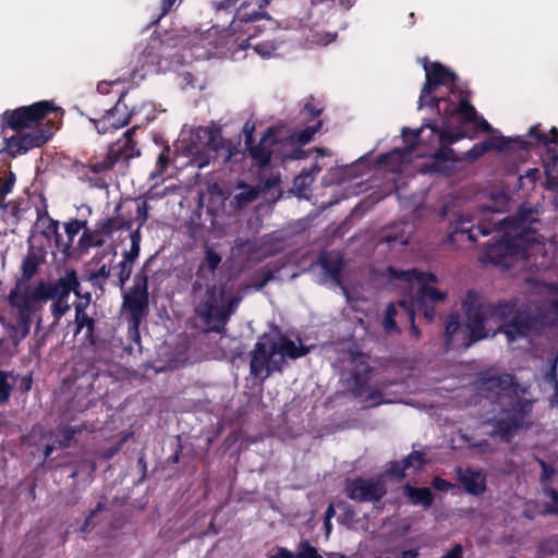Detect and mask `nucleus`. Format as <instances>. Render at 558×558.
<instances>
[{"mask_svg": "<svg viewBox=\"0 0 558 558\" xmlns=\"http://www.w3.org/2000/svg\"><path fill=\"white\" fill-rule=\"evenodd\" d=\"M80 295V280L75 269H68L64 275L51 283H41L25 304L16 310V323L13 330L20 339L26 338L31 332L33 317L40 312L48 301H52L50 312L53 324H58L70 311L68 299L71 293Z\"/></svg>", "mask_w": 558, "mask_h": 558, "instance_id": "obj_1", "label": "nucleus"}, {"mask_svg": "<svg viewBox=\"0 0 558 558\" xmlns=\"http://www.w3.org/2000/svg\"><path fill=\"white\" fill-rule=\"evenodd\" d=\"M462 308L466 315L468 332L464 335V345L472 344L488 337L485 325L488 322L506 324L514 316L515 304L511 301L500 300L489 303L475 290H469L462 301Z\"/></svg>", "mask_w": 558, "mask_h": 558, "instance_id": "obj_2", "label": "nucleus"}, {"mask_svg": "<svg viewBox=\"0 0 558 558\" xmlns=\"http://www.w3.org/2000/svg\"><path fill=\"white\" fill-rule=\"evenodd\" d=\"M54 113V117L60 113L63 114L61 108L54 106L51 100H40L28 106H21L16 109H7L1 114V130H12L14 132H22L35 130L43 126L47 120H51L49 116Z\"/></svg>", "mask_w": 558, "mask_h": 558, "instance_id": "obj_3", "label": "nucleus"}, {"mask_svg": "<svg viewBox=\"0 0 558 558\" xmlns=\"http://www.w3.org/2000/svg\"><path fill=\"white\" fill-rule=\"evenodd\" d=\"M533 410V401L524 398L517 399L508 407L501 408L499 415L487 421L493 427L490 436L504 442H510L523 428L527 427L526 420Z\"/></svg>", "mask_w": 558, "mask_h": 558, "instance_id": "obj_4", "label": "nucleus"}, {"mask_svg": "<svg viewBox=\"0 0 558 558\" xmlns=\"http://www.w3.org/2000/svg\"><path fill=\"white\" fill-rule=\"evenodd\" d=\"M180 41L181 39L173 32H166L162 37L151 36L141 53L142 65L159 73L182 64V56L177 51Z\"/></svg>", "mask_w": 558, "mask_h": 558, "instance_id": "obj_5", "label": "nucleus"}, {"mask_svg": "<svg viewBox=\"0 0 558 558\" xmlns=\"http://www.w3.org/2000/svg\"><path fill=\"white\" fill-rule=\"evenodd\" d=\"M274 336L263 333L250 352V375L263 385L272 374L282 373L287 362L277 356Z\"/></svg>", "mask_w": 558, "mask_h": 558, "instance_id": "obj_6", "label": "nucleus"}, {"mask_svg": "<svg viewBox=\"0 0 558 558\" xmlns=\"http://www.w3.org/2000/svg\"><path fill=\"white\" fill-rule=\"evenodd\" d=\"M426 81L421 89L418 98V109L423 107H430L437 109V112L441 111V104L447 107L448 101H452L445 97L430 96V93L438 86H446L450 93H454L457 88L458 75L449 68L445 66L440 62H425L424 63Z\"/></svg>", "mask_w": 558, "mask_h": 558, "instance_id": "obj_7", "label": "nucleus"}, {"mask_svg": "<svg viewBox=\"0 0 558 558\" xmlns=\"http://www.w3.org/2000/svg\"><path fill=\"white\" fill-rule=\"evenodd\" d=\"M195 137L204 140L202 146H197L194 141L191 147L192 160L198 168H204L211 162L221 159L223 163L228 162L232 157L230 143H228L218 130L210 128H198Z\"/></svg>", "mask_w": 558, "mask_h": 558, "instance_id": "obj_8", "label": "nucleus"}, {"mask_svg": "<svg viewBox=\"0 0 558 558\" xmlns=\"http://www.w3.org/2000/svg\"><path fill=\"white\" fill-rule=\"evenodd\" d=\"M40 263V257L34 252H29L23 258L21 265V276L16 279L14 287L10 290L7 296L9 305L15 311L25 304V300H27L32 293L38 289L39 284L52 282V280L45 279L31 282V280L37 274Z\"/></svg>", "mask_w": 558, "mask_h": 558, "instance_id": "obj_9", "label": "nucleus"}, {"mask_svg": "<svg viewBox=\"0 0 558 558\" xmlns=\"http://www.w3.org/2000/svg\"><path fill=\"white\" fill-rule=\"evenodd\" d=\"M72 376L77 386L71 400V408L75 411H84L90 407L92 399H87L84 403H81V399L95 389V383L100 377H106L107 372L101 371L90 359H81L73 365Z\"/></svg>", "mask_w": 558, "mask_h": 558, "instance_id": "obj_10", "label": "nucleus"}, {"mask_svg": "<svg viewBox=\"0 0 558 558\" xmlns=\"http://www.w3.org/2000/svg\"><path fill=\"white\" fill-rule=\"evenodd\" d=\"M58 129L59 126L53 120H47L43 126L16 132L15 135L4 138V148L12 157L24 155L31 149L39 148L48 143Z\"/></svg>", "mask_w": 558, "mask_h": 558, "instance_id": "obj_11", "label": "nucleus"}, {"mask_svg": "<svg viewBox=\"0 0 558 558\" xmlns=\"http://www.w3.org/2000/svg\"><path fill=\"white\" fill-rule=\"evenodd\" d=\"M272 19L265 11V8H251L248 3H242L230 23L232 32H241L247 35V39L257 37L267 25L271 26Z\"/></svg>", "mask_w": 558, "mask_h": 558, "instance_id": "obj_12", "label": "nucleus"}, {"mask_svg": "<svg viewBox=\"0 0 558 558\" xmlns=\"http://www.w3.org/2000/svg\"><path fill=\"white\" fill-rule=\"evenodd\" d=\"M123 305L130 312L131 323L135 329L136 338L138 339V326L147 314L149 305L147 275H137L135 277V284L123 296Z\"/></svg>", "mask_w": 558, "mask_h": 558, "instance_id": "obj_13", "label": "nucleus"}, {"mask_svg": "<svg viewBox=\"0 0 558 558\" xmlns=\"http://www.w3.org/2000/svg\"><path fill=\"white\" fill-rule=\"evenodd\" d=\"M445 111V125H451V119H457L458 124L464 126L473 123L478 132L489 133L493 131L492 125L483 117L477 114L475 107L470 102L468 97H461L459 102L448 101Z\"/></svg>", "mask_w": 558, "mask_h": 558, "instance_id": "obj_14", "label": "nucleus"}, {"mask_svg": "<svg viewBox=\"0 0 558 558\" xmlns=\"http://www.w3.org/2000/svg\"><path fill=\"white\" fill-rule=\"evenodd\" d=\"M344 493L356 502H378L387 494V488L383 481L355 476L345 480Z\"/></svg>", "mask_w": 558, "mask_h": 558, "instance_id": "obj_15", "label": "nucleus"}, {"mask_svg": "<svg viewBox=\"0 0 558 558\" xmlns=\"http://www.w3.org/2000/svg\"><path fill=\"white\" fill-rule=\"evenodd\" d=\"M226 296V286L209 284L206 288L205 296L196 310L197 316L207 325L206 331L211 332V325L217 324V315L222 307Z\"/></svg>", "mask_w": 558, "mask_h": 558, "instance_id": "obj_16", "label": "nucleus"}, {"mask_svg": "<svg viewBox=\"0 0 558 558\" xmlns=\"http://www.w3.org/2000/svg\"><path fill=\"white\" fill-rule=\"evenodd\" d=\"M490 230L486 227H475L473 221L464 215H458L450 221L448 228V242L454 245H460L462 242H476L477 234L488 235Z\"/></svg>", "mask_w": 558, "mask_h": 558, "instance_id": "obj_17", "label": "nucleus"}, {"mask_svg": "<svg viewBox=\"0 0 558 558\" xmlns=\"http://www.w3.org/2000/svg\"><path fill=\"white\" fill-rule=\"evenodd\" d=\"M517 386L515 377L508 373H483L478 378V389L486 399L496 402L504 392Z\"/></svg>", "mask_w": 558, "mask_h": 558, "instance_id": "obj_18", "label": "nucleus"}, {"mask_svg": "<svg viewBox=\"0 0 558 558\" xmlns=\"http://www.w3.org/2000/svg\"><path fill=\"white\" fill-rule=\"evenodd\" d=\"M512 143L518 144V147L523 150H529L531 144L521 138H510L506 136H496L476 143L470 150L466 151V158L474 161L480 159L486 153L495 149L499 153L506 151L512 148Z\"/></svg>", "mask_w": 558, "mask_h": 558, "instance_id": "obj_19", "label": "nucleus"}, {"mask_svg": "<svg viewBox=\"0 0 558 558\" xmlns=\"http://www.w3.org/2000/svg\"><path fill=\"white\" fill-rule=\"evenodd\" d=\"M122 98L123 96L118 99L112 108L106 110L101 118L90 120L99 134L119 130L130 122L133 112H128V107L123 104Z\"/></svg>", "mask_w": 558, "mask_h": 558, "instance_id": "obj_20", "label": "nucleus"}, {"mask_svg": "<svg viewBox=\"0 0 558 558\" xmlns=\"http://www.w3.org/2000/svg\"><path fill=\"white\" fill-rule=\"evenodd\" d=\"M422 134V129L412 130L410 128L402 129V137L408 142V137H412V143H408L403 149L395 148L388 153L378 156V163L390 167L391 171H396L407 159L408 156L414 150L418 144Z\"/></svg>", "mask_w": 558, "mask_h": 558, "instance_id": "obj_21", "label": "nucleus"}, {"mask_svg": "<svg viewBox=\"0 0 558 558\" xmlns=\"http://www.w3.org/2000/svg\"><path fill=\"white\" fill-rule=\"evenodd\" d=\"M542 325L541 317L526 312L517 313L507 324L504 333L508 340L526 337L531 331H536Z\"/></svg>", "mask_w": 558, "mask_h": 558, "instance_id": "obj_22", "label": "nucleus"}, {"mask_svg": "<svg viewBox=\"0 0 558 558\" xmlns=\"http://www.w3.org/2000/svg\"><path fill=\"white\" fill-rule=\"evenodd\" d=\"M529 134L536 138L539 144L547 146V162L544 165V170L547 177V189L554 190L550 167L555 168L558 165V129L553 126L549 134H545L538 132L536 128H532Z\"/></svg>", "mask_w": 558, "mask_h": 558, "instance_id": "obj_23", "label": "nucleus"}, {"mask_svg": "<svg viewBox=\"0 0 558 558\" xmlns=\"http://www.w3.org/2000/svg\"><path fill=\"white\" fill-rule=\"evenodd\" d=\"M275 134L276 129L274 126H269L266 129L260 141L256 145L253 143L252 145L246 146L254 165L265 168L270 163L274 154L272 146L277 144V141L274 138Z\"/></svg>", "mask_w": 558, "mask_h": 558, "instance_id": "obj_24", "label": "nucleus"}, {"mask_svg": "<svg viewBox=\"0 0 558 558\" xmlns=\"http://www.w3.org/2000/svg\"><path fill=\"white\" fill-rule=\"evenodd\" d=\"M525 254V246L521 238H507L492 246L487 253L495 265H504V257Z\"/></svg>", "mask_w": 558, "mask_h": 558, "instance_id": "obj_25", "label": "nucleus"}, {"mask_svg": "<svg viewBox=\"0 0 558 558\" xmlns=\"http://www.w3.org/2000/svg\"><path fill=\"white\" fill-rule=\"evenodd\" d=\"M438 113L442 114V125H444L442 130H440L438 128L437 122L434 121V120H428L420 129H422V131H423L424 128H427V129L430 130L432 134H437L438 140H439V145L450 147V145L457 143L458 141H460V140L464 138V137L473 138V135L466 134L465 132H463L461 130L462 126L460 124L457 128L456 132H452V131L449 130L453 125V123L457 122V119H451V125L450 126H446L445 125V111H444V107H441V111L438 112Z\"/></svg>", "mask_w": 558, "mask_h": 558, "instance_id": "obj_26", "label": "nucleus"}, {"mask_svg": "<svg viewBox=\"0 0 558 558\" xmlns=\"http://www.w3.org/2000/svg\"><path fill=\"white\" fill-rule=\"evenodd\" d=\"M137 129H138V126H136V125L132 126L130 130H128L123 134L122 138H120L114 144L109 146V147H111V149L118 150L116 153H117V158L119 161L120 160L128 161L134 157L140 156V154H141L140 149L137 148V144L133 138V135Z\"/></svg>", "mask_w": 558, "mask_h": 558, "instance_id": "obj_27", "label": "nucleus"}, {"mask_svg": "<svg viewBox=\"0 0 558 558\" xmlns=\"http://www.w3.org/2000/svg\"><path fill=\"white\" fill-rule=\"evenodd\" d=\"M468 332L466 323L464 327L461 326L458 315H450L445 327L444 332V341L447 349H450L454 345L463 347L464 345V335Z\"/></svg>", "mask_w": 558, "mask_h": 558, "instance_id": "obj_28", "label": "nucleus"}, {"mask_svg": "<svg viewBox=\"0 0 558 558\" xmlns=\"http://www.w3.org/2000/svg\"><path fill=\"white\" fill-rule=\"evenodd\" d=\"M275 349H277V355L286 359L296 360L305 356L310 349L303 344H295L289 337L280 335L279 337L274 336Z\"/></svg>", "mask_w": 558, "mask_h": 558, "instance_id": "obj_29", "label": "nucleus"}, {"mask_svg": "<svg viewBox=\"0 0 558 558\" xmlns=\"http://www.w3.org/2000/svg\"><path fill=\"white\" fill-rule=\"evenodd\" d=\"M458 474L459 482L468 494L480 496L485 492L486 481L481 472L474 471L471 468L463 472L461 468H458Z\"/></svg>", "mask_w": 558, "mask_h": 558, "instance_id": "obj_30", "label": "nucleus"}, {"mask_svg": "<svg viewBox=\"0 0 558 558\" xmlns=\"http://www.w3.org/2000/svg\"><path fill=\"white\" fill-rule=\"evenodd\" d=\"M74 324H75L74 335L77 336L85 328L86 329V332L84 336L85 341L88 342L89 344L94 345L97 341V337L95 333L96 320L93 317H90L86 313V311H84V307L81 305L75 306Z\"/></svg>", "mask_w": 558, "mask_h": 558, "instance_id": "obj_31", "label": "nucleus"}, {"mask_svg": "<svg viewBox=\"0 0 558 558\" xmlns=\"http://www.w3.org/2000/svg\"><path fill=\"white\" fill-rule=\"evenodd\" d=\"M268 558H323L318 554V550L307 539H302L298 546L295 553H292L286 547H277L275 554Z\"/></svg>", "mask_w": 558, "mask_h": 558, "instance_id": "obj_32", "label": "nucleus"}, {"mask_svg": "<svg viewBox=\"0 0 558 558\" xmlns=\"http://www.w3.org/2000/svg\"><path fill=\"white\" fill-rule=\"evenodd\" d=\"M387 276L390 281L401 280L405 283H412L413 281L418 283V281L423 280L425 276H427V280L437 281L436 275L432 272H424L416 268L399 270L392 266H389L387 268Z\"/></svg>", "mask_w": 558, "mask_h": 558, "instance_id": "obj_33", "label": "nucleus"}, {"mask_svg": "<svg viewBox=\"0 0 558 558\" xmlns=\"http://www.w3.org/2000/svg\"><path fill=\"white\" fill-rule=\"evenodd\" d=\"M403 495L413 506L422 505L425 509L429 508L434 501V495L428 487H413L409 483L403 486Z\"/></svg>", "mask_w": 558, "mask_h": 558, "instance_id": "obj_34", "label": "nucleus"}, {"mask_svg": "<svg viewBox=\"0 0 558 558\" xmlns=\"http://www.w3.org/2000/svg\"><path fill=\"white\" fill-rule=\"evenodd\" d=\"M458 158L456 151L451 147L439 145V148L432 155V161L428 170L436 173H445L449 168L444 167V162H454Z\"/></svg>", "mask_w": 558, "mask_h": 558, "instance_id": "obj_35", "label": "nucleus"}, {"mask_svg": "<svg viewBox=\"0 0 558 558\" xmlns=\"http://www.w3.org/2000/svg\"><path fill=\"white\" fill-rule=\"evenodd\" d=\"M240 300L235 296H230L228 299L225 298L222 307L220 308L219 314L217 315V324L211 325V332L216 333H225L226 326L230 319L232 313L235 312Z\"/></svg>", "mask_w": 558, "mask_h": 558, "instance_id": "obj_36", "label": "nucleus"}, {"mask_svg": "<svg viewBox=\"0 0 558 558\" xmlns=\"http://www.w3.org/2000/svg\"><path fill=\"white\" fill-rule=\"evenodd\" d=\"M221 262L222 255L215 251L213 246L205 245L204 257L199 263L197 276H201L203 271H208L211 277H215L216 271L219 268Z\"/></svg>", "mask_w": 558, "mask_h": 558, "instance_id": "obj_37", "label": "nucleus"}, {"mask_svg": "<svg viewBox=\"0 0 558 558\" xmlns=\"http://www.w3.org/2000/svg\"><path fill=\"white\" fill-rule=\"evenodd\" d=\"M319 265L332 280L339 281L345 265L342 256L331 257L325 253L319 257Z\"/></svg>", "mask_w": 558, "mask_h": 558, "instance_id": "obj_38", "label": "nucleus"}, {"mask_svg": "<svg viewBox=\"0 0 558 558\" xmlns=\"http://www.w3.org/2000/svg\"><path fill=\"white\" fill-rule=\"evenodd\" d=\"M132 227L131 220H124L119 217H107L96 222V228L101 236H111L114 231L120 229H130Z\"/></svg>", "mask_w": 558, "mask_h": 558, "instance_id": "obj_39", "label": "nucleus"}, {"mask_svg": "<svg viewBox=\"0 0 558 558\" xmlns=\"http://www.w3.org/2000/svg\"><path fill=\"white\" fill-rule=\"evenodd\" d=\"M239 187H243L244 190L234 194L231 199V206L234 209H242L255 202L259 195V189L255 186H248L246 184H240Z\"/></svg>", "mask_w": 558, "mask_h": 558, "instance_id": "obj_40", "label": "nucleus"}, {"mask_svg": "<svg viewBox=\"0 0 558 558\" xmlns=\"http://www.w3.org/2000/svg\"><path fill=\"white\" fill-rule=\"evenodd\" d=\"M116 151L117 150L111 149V147H109L108 153L101 160L90 159L88 161L87 167L92 172L96 174L106 173L110 171L119 162Z\"/></svg>", "mask_w": 558, "mask_h": 558, "instance_id": "obj_41", "label": "nucleus"}, {"mask_svg": "<svg viewBox=\"0 0 558 558\" xmlns=\"http://www.w3.org/2000/svg\"><path fill=\"white\" fill-rule=\"evenodd\" d=\"M434 282L435 281L427 280V276H425L423 280H420V289L416 296H422L423 300H426L430 303L445 301L447 298V292H442L437 288L430 287L429 283Z\"/></svg>", "mask_w": 558, "mask_h": 558, "instance_id": "obj_42", "label": "nucleus"}, {"mask_svg": "<svg viewBox=\"0 0 558 558\" xmlns=\"http://www.w3.org/2000/svg\"><path fill=\"white\" fill-rule=\"evenodd\" d=\"M323 120L315 121L312 125H307L303 130L294 131L290 135V140L293 144L305 145L310 143L315 134L322 129Z\"/></svg>", "mask_w": 558, "mask_h": 558, "instance_id": "obj_43", "label": "nucleus"}, {"mask_svg": "<svg viewBox=\"0 0 558 558\" xmlns=\"http://www.w3.org/2000/svg\"><path fill=\"white\" fill-rule=\"evenodd\" d=\"M400 314H403V312L399 305V302L391 303L386 307L383 327L387 333L400 332L396 322V317Z\"/></svg>", "mask_w": 558, "mask_h": 558, "instance_id": "obj_44", "label": "nucleus"}, {"mask_svg": "<svg viewBox=\"0 0 558 558\" xmlns=\"http://www.w3.org/2000/svg\"><path fill=\"white\" fill-rule=\"evenodd\" d=\"M84 429V426H72V425H62L59 426L56 430V439L60 447L69 448L71 441L77 434H81Z\"/></svg>", "mask_w": 558, "mask_h": 558, "instance_id": "obj_45", "label": "nucleus"}, {"mask_svg": "<svg viewBox=\"0 0 558 558\" xmlns=\"http://www.w3.org/2000/svg\"><path fill=\"white\" fill-rule=\"evenodd\" d=\"M369 373L371 368L366 367L364 372H355L352 375L353 386L351 393L355 398H361L369 389Z\"/></svg>", "mask_w": 558, "mask_h": 558, "instance_id": "obj_46", "label": "nucleus"}, {"mask_svg": "<svg viewBox=\"0 0 558 558\" xmlns=\"http://www.w3.org/2000/svg\"><path fill=\"white\" fill-rule=\"evenodd\" d=\"M403 301H408L409 303L413 304L414 314L416 312H420L424 319L427 323H432V320L435 317V306L434 303L427 302L426 300H423L422 296H415L414 299H404Z\"/></svg>", "mask_w": 558, "mask_h": 558, "instance_id": "obj_47", "label": "nucleus"}, {"mask_svg": "<svg viewBox=\"0 0 558 558\" xmlns=\"http://www.w3.org/2000/svg\"><path fill=\"white\" fill-rule=\"evenodd\" d=\"M314 97L310 96L308 100L304 104L302 110L299 113L301 122H311L320 120L319 117L324 111V108L313 104Z\"/></svg>", "mask_w": 558, "mask_h": 558, "instance_id": "obj_48", "label": "nucleus"}, {"mask_svg": "<svg viewBox=\"0 0 558 558\" xmlns=\"http://www.w3.org/2000/svg\"><path fill=\"white\" fill-rule=\"evenodd\" d=\"M84 232L81 235V239L78 241V244L82 248H88L93 246H101L105 243L104 238L100 233H98L97 228L95 231H89L86 228H84Z\"/></svg>", "mask_w": 558, "mask_h": 558, "instance_id": "obj_49", "label": "nucleus"}, {"mask_svg": "<svg viewBox=\"0 0 558 558\" xmlns=\"http://www.w3.org/2000/svg\"><path fill=\"white\" fill-rule=\"evenodd\" d=\"M403 469L422 470L426 464L425 453L421 451H412L402 460Z\"/></svg>", "mask_w": 558, "mask_h": 558, "instance_id": "obj_50", "label": "nucleus"}, {"mask_svg": "<svg viewBox=\"0 0 558 558\" xmlns=\"http://www.w3.org/2000/svg\"><path fill=\"white\" fill-rule=\"evenodd\" d=\"M538 178L539 170L537 168H531L523 175L518 178V187L527 191L533 190Z\"/></svg>", "mask_w": 558, "mask_h": 558, "instance_id": "obj_51", "label": "nucleus"}, {"mask_svg": "<svg viewBox=\"0 0 558 558\" xmlns=\"http://www.w3.org/2000/svg\"><path fill=\"white\" fill-rule=\"evenodd\" d=\"M111 276V268H108L106 264H102L96 271H92L88 276V280L93 287L104 289L105 281Z\"/></svg>", "mask_w": 558, "mask_h": 558, "instance_id": "obj_52", "label": "nucleus"}, {"mask_svg": "<svg viewBox=\"0 0 558 558\" xmlns=\"http://www.w3.org/2000/svg\"><path fill=\"white\" fill-rule=\"evenodd\" d=\"M171 162V148L169 145H165L157 157L156 169L151 173V177L163 173Z\"/></svg>", "mask_w": 558, "mask_h": 558, "instance_id": "obj_53", "label": "nucleus"}, {"mask_svg": "<svg viewBox=\"0 0 558 558\" xmlns=\"http://www.w3.org/2000/svg\"><path fill=\"white\" fill-rule=\"evenodd\" d=\"M86 225H87V221L86 220H78V219H73L69 222H65L64 223V230H65V233H66V236H68V246H70L73 241H74V238L78 234V232L86 228Z\"/></svg>", "mask_w": 558, "mask_h": 558, "instance_id": "obj_54", "label": "nucleus"}, {"mask_svg": "<svg viewBox=\"0 0 558 558\" xmlns=\"http://www.w3.org/2000/svg\"><path fill=\"white\" fill-rule=\"evenodd\" d=\"M399 305L403 312V315L407 317V319L411 324V331H410L411 335L414 338H418L421 335V331L414 323L415 316H414V310L412 306L413 304L409 303L408 301H399Z\"/></svg>", "mask_w": 558, "mask_h": 558, "instance_id": "obj_55", "label": "nucleus"}, {"mask_svg": "<svg viewBox=\"0 0 558 558\" xmlns=\"http://www.w3.org/2000/svg\"><path fill=\"white\" fill-rule=\"evenodd\" d=\"M544 494L550 499V502L545 504L543 513L558 515V490L551 486H545Z\"/></svg>", "mask_w": 558, "mask_h": 558, "instance_id": "obj_56", "label": "nucleus"}, {"mask_svg": "<svg viewBox=\"0 0 558 558\" xmlns=\"http://www.w3.org/2000/svg\"><path fill=\"white\" fill-rule=\"evenodd\" d=\"M10 374L5 371H0V403H7L13 390V384L8 381Z\"/></svg>", "mask_w": 558, "mask_h": 558, "instance_id": "obj_57", "label": "nucleus"}, {"mask_svg": "<svg viewBox=\"0 0 558 558\" xmlns=\"http://www.w3.org/2000/svg\"><path fill=\"white\" fill-rule=\"evenodd\" d=\"M112 269L113 270L118 269V274H117L118 280H117L116 284L120 288H123L124 284L126 283V281L131 277L132 265L122 260L117 266H114Z\"/></svg>", "mask_w": 558, "mask_h": 558, "instance_id": "obj_58", "label": "nucleus"}, {"mask_svg": "<svg viewBox=\"0 0 558 558\" xmlns=\"http://www.w3.org/2000/svg\"><path fill=\"white\" fill-rule=\"evenodd\" d=\"M539 553L543 555L558 554V534L550 535L539 544Z\"/></svg>", "mask_w": 558, "mask_h": 558, "instance_id": "obj_59", "label": "nucleus"}, {"mask_svg": "<svg viewBox=\"0 0 558 558\" xmlns=\"http://www.w3.org/2000/svg\"><path fill=\"white\" fill-rule=\"evenodd\" d=\"M538 463L542 468L539 481L542 484L543 492L545 490V486H550L549 482L551 481L553 475L555 474V469L553 465L547 463L544 460H538Z\"/></svg>", "mask_w": 558, "mask_h": 558, "instance_id": "obj_60", "label": "nucleus"}, {"mask_svg": "<svg viewBox=\"0 0 558 558\" xmlns=\"http://www.w3.org/2000/svg\"><path fill=\"white\" fill-rule=\"evenodd\" d=\"M405 470L402 461H390L386 470V475L398 481L405 477Z\"/></svg>", "mask_w": 558, "mask_h": 558, "instance_id": "obj_61", "label": "nucleus"}, {"mask_svg": "<svg viewBox=\"0 0 558 558\" xmlns=\"http://www.w3.org/2000/svg\"><path fill=\"white\" fill-rule=\"evenodd\" d=\"M43 233L47 238L53 236L57 246L60 245L62 235L59 233V222L57 220L50 219L48 226L46 227Z\"/></svg>", "mask_w": 558, "mask_h": 558, "instance_id": "obj_62", "label": "nucleus"}, {"mask_svg": "<svg viewBox=\"0 0 558 558\" xmlns=\"http://www.w3.org/2000/svg\"><path fill=\"white\" fill-rule=\"evenodd\" d=\"M308 155L310 150H305L301 147H293L283 155L282 160H301L307 158Z\"/></svg>", "mask_w": 558, "mask_h": 558, "instance_id": "obj_63", "label": "nucleus"}, {"mask_svg": "<svg viewBox=\"0 0 558 558\" xmlns=\"http://www.w3.org/2000/svg\"><path fill=\"white\" fill-rule=\"evenodd\" d=\"M15 178L13 173H10L7 178H0V199H4V197L11 192Z\"/></svg>", "mask_w": 558, "mask_h": 558, "instance_id": "obj_64", "label": "nucleus"}]
</instances>
